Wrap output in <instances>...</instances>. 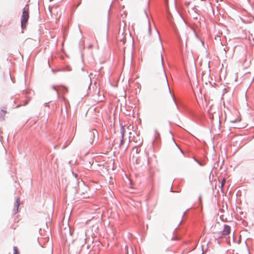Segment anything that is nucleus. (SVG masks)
Returning <instances> with one entry per match:
<instances>
[{
    "mask_svg": "<svg viewBox=\"0 0 254 254\" xmlns=\"http://www.w3.org/2000/svg\"><path fill=\"white\" fill-rule=\"evenodd\" d=\"M161 47H162V50H163V46L162 45H161Z\"/></svg>",
    "mask_w": 254,
    "mask_h": 254,
    "instance_id": "obj_36",
    "label": "nucleus"
},
{
    "mask_svg": "<svg viewBox=\"0 0 254 254\" xmlns=\"http://www.w3.org/2000/svg\"><path fill=\"white\" fill-rule=\"evenodd\" d=\"M136 164H138L137 163V159H136Z\"/></svg>",
    "mask_w": 254,
    "mask_h": 254,
    "instance_id": "obj_33",
    "label": "nucleus"
},
{
    "mask_svg": "<svg viewBox=\"0 0 254 254\" xmlns=\"http://www.w3.org/2000/svg\"><path fill=\"white\" fill-rule=\"evenodd\" d=\"M13 251H14L13 254H19V252H18V250L17 247H14Z\"/></svg>",
    "mask_w": 254,
    "mask_h": 254,
    "instance_id": "obj_9",
    "label": "nucleus"
},
{
    "mask_svg": "<svg viewBox=\"0 0 254 254\" xmlns=\"http://www.w3.org/2000/svg\"><path fill=\"white\" fill-rule=\"evenodd\" d=\"M176 144V145H177V147H178V145H177V144H176V143H175Z\"/></svg>",
    "mask_w": 254,
    "mask_h": 254,
    "instance_id": "obj_37",
    "label": "nucleus"
},
{
    "mask_svg": "<svg viewBox=\"0 0 254 254\" xmlns=\"http://www.w3.org/2000/svg\"><path fill=\"white\" fill-rule=\"evenodd\" d=\"M90 87V85L88 86V88L89 89Z\"/></svg>",
    "mask_w": 254,
    "mask_h": 254,
    "instance_id": "obj_34",
    "label": "nucleus"
},
{
    "mask_svg": "<svg viewBox=\"0 0 254 254\" xmlns=\"http://www.w3.org/2000/svg\"><path fill=\"white\" fill-rule=\"evenodd\" d=\"M231 228L228 225H224V229L221 234L217 237V239H220L223 237L226 238L227 236L230 234Z\"/></svg>",
    "mask_w": 254,
    "mask_h": 254,
    "instance_id": "obj_3",
    "label": "nucleus"
},
{
    "mask_svg": "<svg viewBox=\"0 0 254 254\" xmlns=\"http://www.w3.org/2000/svg\"><path fill=\"white\" fill-rule=\"evenodd\" d=\"M173 100H174V102L177 108L178 109V105H177V103L176 100H175V99H173Z\"/></svg>",
    "mask_w": 254,
    "mask_h": 254,
    "instance_id": "obj_19",
    "label": "nucleus"
},
{
    "mask_svg": "<svg viewBox=\"0 0 254 254\" xmlns=\"http://www.w3.org/2000/svg\"><path fill=\"white\" fill-rule=\"evenodd\" d=\"M67 230V231L68 232V233H69V235H71V232H70V227H68Z\"/></svg>",
    "mask_w": 254,
    "mask_h": 254,
    "instance_id": "obj_18",
    "label": "nucleus"
},
{
    "mask_svg": "<svg viewBox=\"0 0 254 254\" xmlns=\"http://www.w3.org/2000/svg\"><path fill=\"white\" fill-rule=\"evenodd\" d=\"M73 173V174L74 175L75 178L76 179H77V177H78V175H77V174H76V173Z\"/></svg>",
    "mask_w": 254,
    "mask_h": 254,
    "instance_id": "obj_20",
    "label": "nucleus"
},
{
    "mask_svg": "<svg viewBox=\"0 0 254 254\" xmlns=\"http://www.w3.org/2000/svg\"><path fill=\"white\" fill-rule=\"evenodd\" d=\"M155 137L156 138H157L159 136V135H160L159 133L158 132V131L157 130H155Z\"/></svg>",
    "mask_w": 254,
    "mask_h": 254,
    "instance_id": "obj_14",
    "label": "nucleus"
},
{
    "mask_svg": "<svg viewBox=\"0 0 254 254\" xmlns=\"http://www.w3.org/2000/svg\"><path fill=\"white\" fill-rule=\"evenodd\" d=\"M120 130H121V134H122V137L123 138H124V134H125V128L124 127H123V126H122L121 127V129H120Z\"/></svg>",
    "mask_w": 254,
    "mask_h": 254,
    "instance_id": "obj_6",
    "label": "nucleus"
},
{
    "mask_svg": "<svg viewBox=\"0 0 254 254\" xmlns=\"http://www.w3.org/2000/svg\"><path fill=\"white\" fill-rule=\"evenodd\" d=\"M148 31L149 36H150L151 35V27H150V21H148Z\"/></svg>",
    "mask_w": 254,
    "mask_h": 254,
    "instance_id": "obj_7",
    "label": "nucleus"
},
{
    "mask_svg": "<svg viewBox=\"0 0 254 254\" xmlns=\"http://www.w3.org/2000/svg\"><path fill=\"white\" fill-rule=\"evenodd\" d=\"M176 144V145H177V147H178V145H177V144H176V143H175Z\"/></svg>",
    "mask_w": 254,
    "mask_h": 254,
    "instance_id": "obj_38",
    "label": "nucleus"
},
{
    "mask_svg": "<svg viewBox=\"0 0 254 254\" xmlns=\"http://www.w3.org/2000/svg\"><path fill=\"white\" fill-rule=\"evenodd\" d=\"M161 58L162 64V66H163V56H162V54H161Z\"/></svg>",
    "mask_w": 254,
    "mask_h": 254,
    "instance_id": "obj_17",
    "label": "nucleus"
},
{
    "mask_svg": "<svg viewBox=\"0 0 254 254\" xmlns=\"http://www.w3.org/2000/svg\"><path fill=\"white\" fill-rule=\"evenodd\" d=\"M90 77V83L91 82V77Z\"/></svg>",
    "mask_w": 254,
    "mask_h": 254,
    "instance_id": "obj_32",
    "label": "nucleus"
},
{
    "mask_svg": "<svg viewBox=\"0 0 254 254\" xmlns=\"http://www.w3.org/2000/svg\"><path fill=\"white\" fill-rule=\"evenodd\" d=\"M50 102V101H49V102H48V103H45L46 106H48V104Z\"/></svg>",
    "mask_w": 254,
    "mask_h": 254,
    "instance_id": "obj_27",
    "label": "nucleus"
},
{
    "mask_svg": "<svg viewBox=\"0 0 254 254\" xmlns=\"http://www.w3.org/2000/svg\"><path fill=\"white\" fill-rule=\"evenodd\" d=\"M71 70V68L69 67H67V70L70 71Z\"/></svg>",
    "mask_w": 254,
    "mask_h": 254,
    "instance_id": "obj_25",
    "label": "nucleus"
},
{
    "mask_svg": "<svg viewBox=\"0 0 254 254\" xmlns=\"http://www.w3.org/2000/svg\"><path fill=\"white\" fill-rule=\"evenodd\" d=\"M58 145H56V146H55V147H54L55 149H56V148H58Z\"/></svg>",
    "mask_w": 254,
    "mask_h": 254,
    "instance_id": "obj_28",
    "label": "nucleus"
},
{
    "mask_svg": "<svg viewBox=\"0 0 254 254\" xmlns=\"http://www.w3.org/2000/svg\"><path fill=\"white\" fill-rule=\"evenodd\" d=\"M58 87L59 86H56V85H53L52 86V88L56 91V97L57 98H58L59 97V93L58 89Z\"/></svg>",
    "mask_w": 254,
    "mask_h": 254,
    "instance_id": "obj_5",
    "label": "nucleus"
},
{
    "mask_svg": "<svg viewBox=\"0 0 254 254\" xmlns=\"http://www.w3.org/2000/svg\"><path fill=\"white\" fill-rule=\"evenodd\" d=\"M29 18V14L28 8L24 7L23 8L22 14L21 19V27L22 29L26 28Z\"/></svg>",
    "mask_w": 254,
    "mask_h": 254,
    "instance_id": "obj_1",
    "label": "nucleus"
},
{
    "mask_svg": "<svg viewBox=\"0 0 254 254\" xmlns=\"http://www.w3.org/2000/svg\"><path fill=\"white\" fill-rule=\"evenodd\" d=\"M194 160L197 162V163L199 165H200V166H203V164H202L201 162H200V161H198V160H197V159H194Z\"/></svg>",
    "mask_w": 254,
    "mask_h": 254,
    "instance_id": "obj_13",
    "label": "nucleus"
},
{
    "mask_svg": "<svg viewBox=\"0 0 254 254\" xmlns=\"http://www.w3.org/2000/svg\"><path fill=\"white\" fill-rule=\"evenodd\" d=\"M145 14H146V11H145ZM146 16H147V15H146Z\"/></svg>",
    "mask_w": 254,
    "mask_h": 254,
    "instance_id": "obj_35",
    "label": "nucleus"
},
{
    "mask_svg": "<svg viewBox=\"0 0 254 254\" xmlns=\"http://www.w3.org/2000/svg\"><path fill=\"white\" fill-rule=\"evenodd\" d=\"M63 88H64V89L66 91L67 90V89L66 88V87H65L64 86H63Z\"/></svg>",
    "mask_w": 254,
    "mask_h": 254,
    "instance_id": "obj_29",
    "label": "nucleus"
},
{
    "mask_svg": "<svg viewBox=\"0 0 254 254\" xmlns=\"http://www.w3.org/2000/svg\"><path fill=\"white\" fill-rule=\"evenodd\" d=\"M92 47H93L92 45V44H90V45H89L88 46V49H91V48H92Z\"/></svg>",
    "mask_w": 254,
    "mask_h": 254,
    "instance_id": "obj_23",
    "label": "nucleus"
},
{
    "mask_svg": "<svg viewBox=\"0 0 254 254\" xmlns=\"http://www.w3.org/2000/svg\"><path fill=\"white\" fill-rule=\"evenodd\" d=\"M202 254H203V252L202 253Z\"/></svg>",
    "mask_w": 254,
    "mask_h": 254,
    "instance_id": "obj_39",
    "label": "nucleus"
},
{
    "mask_svg": "<svg viewBox=\"0 0 254 254\" xmlns=\"http://www.w3.org/2000/svg\"><path fill=\"white\" fill-rule=\"evenodd\" d=\"M5 113L3 110H1V112L0 113V117L3 119L5 116Z\"/></svg>",
    "mask_w": 254,
    "mask_h": 254,
    "instance_id": "obj_11",
    "label": "nucleus"
},
{
    "mask_svg": "<svg viewBox=\"0 0 254 254\" xmlns=\"http://www.w3.org/2000/svg\"><path fill=\"white\" fill-rule=\"evenodd\" d=\"M225 182H226V179L225 178H223L222 180V182H221V189H222L223 188V187L224 186V185H225Z\"/></svg>",
    "mask_w": 254,
    "mask_h": 254,
    "instance_id": "obj_10",
    "label": "nucleus"
},
{
    "mask_svg": "<svg viewBox=\"0 0 254 254\" xmlns=\"http://www.w3.org/2000/svg\"><path fill=\"white\" fill-rule=\"evenodd\" d=\"M179 148V149L180 150V151H181V153L183 154V151H182V150L180 148Z\"/></svg>",
    "mask_w": 254,
    "mask_h": 254,
    "instance_id": "obj_31",
    "label": "nucleus"
},
{
    "mask_svg": "<svg viewBox=\"0 0 254 254\" xmlns=\"http://www.w3.org/2000/svg\"><path fill=\"white\" fill-rule=\"evenodd\" d=\"M20 205V199L19 197H17L14 204V207L13 209V214H16L18 211V208Z\"/></svg>",
    "mask_w": 254,
    "mask_h": 254,
    "instance_id": "obj_4",
    "label": "nucleus"
},
{
    "mask_svg": "<svg viewBox=\"0 0 254 254\" xmlns=\"http://www.w3.org/2000/svg\"><path fill=\"white\" fill-rule=\"evenodd\" d=\"M28 101H27V100L25 101L23 105H24V106L28 104Z\"/></svg>",
    "mask_w": 254,
    "mask_h": 254,
    "instance_id": "obj_21",
    "label": "nucleus"
},
{
    "mask_svg": "<svg viewBox=\"0 0 254 254\" xmlns=\"http://www.w3.org/2000/svg\"><path fill=\"white\" fill-rule=\"evenodd\" d=\"M87 136L88 138L89 142L91 144H93L95 140L97 141L98 139V133L97 130L95 129H93L89 131L87 133Z\"/></svg>",
    "mask_w": 254,
    "mask_h": 254,
    "instance_id": "obj_2",
    "label": "nucleus"
},
{
    "mask_svg": "<svg viewBox=\"0 0 254 254\" xmlns=\"http://www.w3.org/2000/svg\"><path fill=\"white\" fill-rule=\"evenodd\" d=\"M186 214V211L184 212V214H183V216H185Z\"/></svg>",
    "mask_w": 254,
    "mask_h": 254,
    "instance_id": "obj_30",
    "label": "nucleus"
},
{
    "mask_svg": "<svg viewBox=\"0 0 254 254\" xmlns=\"http://www.w3.org/2000/svg\"><path fill=\"white\" fill-rule=\"evenodd\" d=\"M163 71H164V73L165 77V78H166V81H167V86L168 87L169 92H170V93H171V91H170V89L169 88V83H168V80H167V76H166V73L165 72V70H164V68H163Z\"/></svg>",
    "mask_w": 254,
    "mask_h": 254,
    "instance_id": "obj_8",
    "label": "nucleus"
},
{
    "mask_svg": "<svg viewBox=\"0 0 254 254\" xmlns=\"http://www.w3.org/2000/svg\"><path fill=\"white\" fill-rule=\"evenodd\" d=\"M198 199H199V202L201 203V197L200 195L199 196Z\"/></svg>",
    "mask_w": 254,
    "mask_h": 254,
    "instance_id": "obj_22",
    "label": "nucleus"
},
{
    "mask_svg": "<svg viewBox=\"0 0 254 254\" xmlns=\"http://www.w3.org/2000/svg\"><path fill=\"white\" fill-rule=\"evenodd\" d=\"M133 150H135V152L137 153H139L140 152V150H139L136 147H134Z\"/></svg>",
    "mask_w": 254,
    "mask_h": 254,
    "instance_id": "obj_15",
    "label": "nucleus"
},
{
    "mask_svg": "<svg viewBox=\"0 0 254 254\" xmlns=\"http://www.w3.org/2000/svg\"><path fill=\"white\" fill-rule=\"evenodd\" d=\"M68 145V144H67V145H66L64 146L63 147V148H63V149H64V148H65L67 147V146Z\"/></svg>",
    "mask_w": 254,
    "mask_h": 254,
    "instance_id": "obj_26",
    "label": "nucleus"
},
{
    "mask_svg": "<svg viewBox=\"0 0 254 254\" xmlns=\"http://www.w3.org/2000/svg\"><path fill=\"white\" fill-rule=\"evenodd\" d=\"M157 32L158 35V37H159V41L161 42V38H160V35H159V32L158 31H157Z\"/></svg>",
    "mask_w": 254,
    "mask_h": 254,
    "instance_id": "obj_24",
    "label": "nucleus"
},
{
    "mask_svg": "<svg viewBox=\"0 0 254 254\" xmlns=\"http://www.w3.org/2000/svg\"><path fill=\"white\" fill-rule=\"evenodd\" d=\"M124 143V138H123L122 137V139L120 141V144H119V147H121Z\"/></svg>",
    "mask_w": 254,
    "mask_h": 254,
    "instance_id": "obj_12",
    "label": "nucleus"
},
{
    "mask_svg": "<svg viewBox=\"0 0 254 254\" xmlns=\"http://www.w3.org/2000/svg\"><path fill=\"white\" fill-rule=\"evenodd\" d=\"M111 6V5H110V8H109V9L108 13V20H109V12H110V11Z\"/></svg>",
    "mask_w": 254,
    "mask_h": 254,
    "instance_id": "obj_16",
    "label": "nucleus"
}]
</instances>
